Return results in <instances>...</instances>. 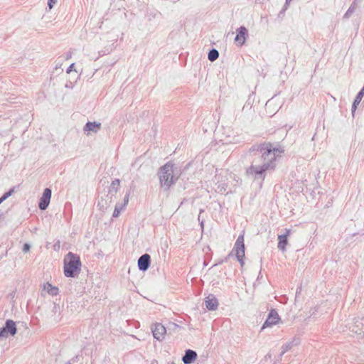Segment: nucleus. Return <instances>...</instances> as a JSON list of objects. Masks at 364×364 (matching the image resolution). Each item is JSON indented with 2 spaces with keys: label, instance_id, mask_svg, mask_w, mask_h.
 Instances as JSON below:
<instances>
[{
  "label": "nucleus",
  "instance_id": "39448f33",
  "mask_svg": "<svg viewBox=\"0 0 364 364\" xmlns=\"http://www.w3.org/2000/svg\"><path fill=\"white\" fill-rule=\"evenodd\" d=\"M235 253L237 261L242 267L244 264V257H245V244H244V236L242 235H239L232 250Z\"/></svg>",
  "mask_w": 364,
  "mask_h": 364
},
{
  "label": "nucleus",
  "instance_id": "0eeeda50",
  "mask_svg": "<svg viewBox=\"0 0 364 364\" xmlns=\"http://www.w3.org/2000/svg\"><path fill=\"white\" fill-rule=\"evenodd\" d=\"M280 318L277 311L275 309H272L269 313L268 317L264 323L262 329H264L267 327L272 326L279 322Z\"/></svg>",
  "mask_w": 364,
  "mask_h": 364
},
{
  "label": "nucleus",
  "instance_id": "9b49d317",
  "mask_svg": "<svg viewBox=\"0 0 364 364\" xmlns=\"http://www.w3.org/2000/svg\"><path fill=\"white\" fill-rule=\"evenodd\" d=\"M205 305L208 310L215 311L218 309V301L213 294H209L205 299Z\"/></svg>",
  "mask_w": 364,
  "mask_h": 364
},
{
  "label": "nucleus",
  "instance_id": "2eb2a0df",
  "mask_svg": "<svg viewBox=\"0 0 364 364\" xmlns=\"http://www.w3.org/2000/svg\"><path fill=\"white\" fill-rule=\"evenodd\" d=\"M290 234V230L286 229V233L278 236V248L282 251L285 250L286 245H287V237Z\"/></svg>",
  "mask_w": 364,
  "mask_h": 364
},
{
  "label": "nucleus",
  "instance_id": "4468645a",
  "mask_svg": "<svg viewBox=\"0 0 364 364\" xmlns=\"http://www.w3.org/2000/svg\"><path fill=\"white\" fill-rule=\"evenodd\" d=\"M197 358L196 351L188 349L185 351V355L182 358L184 364H191Z\"/></svg>",
  "mask_w": 364,
  "mask_h": 364
},
{
  "label": "nucleus",
  "instance_id": "412c9836",
  "mask_svg": "<svg viewBox=\"0 0 364 364\" xmlns=\"http://www.w3.org/2000/svg\"><path fill=\"white\" fill-rule=\"evenodd\" d=\"M44 287H45V289H46L48 293L52 296L57 295L58 293V289L55 287H53L49 283H47Z\"/></svg>",
  "mask_w": 364,
  "mask_h": 364
},
{
  "label": "nucleus",
  "instance_id": "b1692460",
  "mask_svg": "<svg viewBox=\"0 0 364 364\" xmlns=\"http://www.w3.org/2000/svg\"><path fill=\"white\" fill-rule=\"evenodd\" d=\"M58 0H48V6L49 8V10H51L54 5L56 4Z\"/></svg>",
  "mask_w": 364,
  "mask_h": 364
},
{
  "label": "nucleus",
  "instance_id": "f257e3e1",
  "mask_svg": "<svg viewBox=\"0 0 364 364\" xmlns=\"http://www.w3.org/2000/svg\"><path fill=\"white\" fill-rule=\"evenodd\" d=\"M284 149L275 148L270 143H266V149L263 156L255 157L251 166L247 168L246 173L254 179L264 180L266 171H273L277 166V159L280 157Z\"/></svg>",
  "mask_w": 364,
  "mask_h": 364
},
{
  "label": "nucleus",
  "instance_id": "a878e982",
  "mask_svg": "<svg viewBox=\"0 0 364 364\" xmlns=\"http://www.w3.org/2000/svg\"><path fill=\"white\" fill-rule=\"evenodd\" d=\"M203 223H204V222H203V220H201V221H200V226H201V228H202V229H203V225H203Z\"/></svg>",
  "mask_w": 364,
  "mask_h": 364
},
{
  "label": "nucleus",
  "instance_id": "7ed1b4c3",
  "mask_svg": "<svg viewBox=\"0 0 364 364\" xmlns=\"http://www.w3.org/2000/svg\"><path fill=\"white\" fill-rule=\"evenodd\" d=\"M81 262L80 257L71 252L64 258V274L67 277H75L80 271Z\"/></svg>",
  "mask_w": 364,
  "mask_h": 364
},
{
  "label": "nucleus",
  "instance_id": "c756f323",
  "mask_svg": "<svg viewBox=\"0 0 364 364\" xmlns=\"http://www.w3.org/2000/svg\"><path fill=\"white\" fill-rule=\"evenodd\" d=\"M65 364H71V363L70 361H68V363H66Z\"/></svg>",
  "mask_w": 364,
  "mask_h": 364
},
{
  "label": "nucleus",
  "instance_id": "423d86ee",
  "mask_svg": "<svg viewBox=\"0 0 364 364\" xmlns=\"http://www.w3.org/2000/svg\"><path fill=\"white\" fill-rule=\"evenodd\" d=\"M17 329L16 323L11 319L6 321L5 326L0 328V340L1 338H7L10 334L14 336L16 333Z\"/></svg>",
  "mask_w": 364,
  "mask_h": 364
},
{
  "label": "nucleus",
  "instance_id": "cd10ccee",
  "mask_svg": "<svg viewBox=\"0 0 364 364\" xmlns=\"http://www.w3.org/2000/svg\"><path fill=\"white\" fill-rule=\"evenodd\" d=\"M4 200H5L2 197H1L0 198V204L2 203Z\"/></svg>",
  "mask_w": 364,
  "mask_h": 364
},
{
  "label": "nucleus",
  "instance_id": "9d476101",
  "mask_svg": "<svg viewBox=\"0 0 364 364\" xmlns=\"http://www.w3.org/2000/svg\"><path fill=\"white\" fill-rule=\"evenodd\" d=\"M151 262V257L148 254L141 255L138 259V267L141 271H146L149 269Z\"/></svg>",
  "mask_w": 364,
  "mask_h": 364
},
{
  "label": "nucleus",
  "instance_id": "6ab92c4d",
  "mask_svg": "<svg viewBox=\"0 0 364 364\" xmlns=\"http://www.w3.org/2000/svg\"><path fill=\"white\" fill-rule=\"evenodd\" d=\"M119 183L120 181L119 179H114V181H112L109 188V193L112 195L116 194L118 191Z\"/></svg>",
  "mask_w": 364,
  "mask_h": 364
},
{
  "label": "nucleus",
  "instance_id": "5701e85b",
  "mask_svg": "<svg viewBox=\"0 0 364 364\" xmlns=\"http://www.w3.org/2000/svg\"><path fill=\"white\" fill-rule=\"evenodd\" d=\"M15 188H11L8 192L3 194L1 196L4 200H6L9 197H10L14 193Z\"/></svg>",
  "mask_w": 364,
  "mask_h": 364
},
{
  "label": "nucleus",
  "instance_id": "393cba45",
  "mask_svg": "<svg viewBox=\"0 0 364 364\" xmlns=\"http://www.w3.org/2000/svg\"><path fill=\"white\" fill-rule=\"evenodd\" d=\"M31 246L28 243H25L23 247V252H27L30 250Z\"/></svg>",
  "mask_w": 364,
  "mask_h": 364
},
{
  "label": "nucleus",
  "instance_id": "f3484780",
  "mask_svg": "<svg viewBox=\"0 0 364 364\" xmlns=\"http://www.w3.org/2000/svg\"><path fill=\"white\" fill-rule=\"evenodd\" d=\"M266 149V143L253 145L250 149V152H255V157L263 156Z\"/></svg>",
  "mask_w": 364,
  "mask_h": 364
},
{
  "label": "nucleus",
  "instance_id": "ddd939ff",
  "mask_svg": "<svg viewBox=\"0 0 364 364\" xmlns=\"http://www.w3.org/2000/svg\"><path fill=\"white\" fill-rule=\"evenodd\" d=\"M247 35V28L245 26H240L238 29H237V35L235 41L239 43L240 45H243L245 42Z\"/></svg>",
  "mask_w": 364,
  "mask_h": 364
},
{
  "label": "nucleus",
  "instance_id": "dca6fc26",
  "mask_svg": "<svg viewBox=\"0 0 364 364\" xmlns=\"http://www.w3.org/2000/svg\"><path fill=\"white\" fill-rule=\"evenodd\" d=\"M101 123L100 122H87L83 129L85 132H87V131H89V132H92L94 133H97L98 132V131L101 128Z\"/></svg>",
  "mask_w": 364,
  "mask_h": 364
},
{
  "label": "nucleus",
  "instance_id": "7c9ffc66",
  "mask_svg": "<svg viewBox=\"0 0 364 364\" xmlns=\"http://www.w3.org/2000/svg\"><path fill=\"white\" fill-rule=\"evenodd\" d=\"M198 220H200V215L198 216Z\"/></svg>",
  "mask_w": 364,
  "mask_h": 364
},
{
  "label": "nucleus",
  "instance_id": "f8f14e48",
  "mask_svg": "<svg viewBox=\"0 0 364 364\" xmlns=\"http://www.w3.org/2000/svg\"><path fill=\"white\" fill-rule=\"evenodd\" d=\"M129 198V193H127L124 198V203L123 204H119V203L116 204L113 214H112L113 218L119 217L121 212L124 210V208L128 204Z\"/></svg>",
  "mask_w": 364,
  "mask_h": 364
},
{
  "label": "nucleus",
  "instance_id": "6e6552de",
  "mask_svg": "<svg viewBox=\"0 0 364 364\" xmlns=\"http://www.w3.org/2000/svg\"><path fill=\"white\" fill-rule=\"evenodd\" d=\"M50 198H51V190L48 188H46L44 190L43 195H42L41 198H40L39 203H38V207L41 210H44L48 208V206L50 203Z\"/></svg>",
  "mask_w": 364,
  "mask_h": 364
},
{
  "label": "nucleus",
  "instance_id": "a211bd4d",
  "mask_svg": "<svg viewBox=\"0 0 364 364\" xmlns=\"http://www.w3.org/2000/svg\"><path fill=\"white\" fill-rule=\"evenodd\" d=\"M363 0H354L351 4L346 13L344 15V18H349L353 13L355 11L358 5L361 3Z\"/></svg>",
  "mask_w": 364,
  "mask_h": 364
},
{
  "label": "nucleus",
  "instance_id": "c85d7f7f",
  "mask_svg": "<svg viewBox=\"0 0 364 364\" xmlns=\"http://www.w3.org/2000/svg\"><path fill=\"white\" fill-rule=\"evenodd\" d=\"M291 0H286V4H288Z\"/></svg>",
  "mask_w": 364,
  "mask_h": 364
},
{
  "label": "nucleus",
  "instance_id": "aec40b11",
  "mask_svg": "<svg viewBox=\"0 0 364 364\" xmlns=\"http://www.w3.org/2000/svg\"><path fill=\"white\" fill-rule=\"evenodd\" d=\"M219 57V52L218 50L213 48L211 49L208 55V58L210 61L213 62L217 60Z\"/></svg>",
  "mask_w": 364,
  "mask_h": 364
},
{
  "label": "nucleus",
  "instance_id": "f03ea898",
  "mask_svg": "<svg viewBox=\"0 0 364 364\" xmlns=\"http://www.w3.org/2000/svg\"><path fill=\"white\" fill-rule=\"evenodd\" d=\"M158 175L161 187L167 191L178 181L181 172L173 164L168 162L159 168Z\"/></svg>",
  "mask_w": 364,
  "mask_h": 364
},
{
  "label": "nucleus",
  "instance_id": "20e7f679",
  "mask_svg": "<svg viewBox=\"0 0 364 364\" xmlns=\"http://www.w3.org/2000/svg\"><path fill=\"white\" fill-rule=\"evenodd\" d=\"M228 176L232 178V175L228 173L227 170H221L220 173H217L215 176V181L218 185V191L220 193H224L228 189V183L225 181Z\"/></svg>",
  "mask_w": 364,
  "mask_h": 364
},
{
  "label": "nucleus",
  "instance_id": "1a4fd4ad",
  "mask_svg": "<svg viewBox=\"0 0 364 364\" xmlns=\"http://www.w3.org/2000/svg\"><path fill=\"white\" fill-rule=\"evenodd\" d=\"M151 331L154 337L158 341H162L164 338V336L166 333V328L159 323H156L153 328Z\"/></svg>",
  "mask_w": 364,
  "mask_h": 364
},
{
  "label": "nucleus",
  "instance_id": "4be33fe9",
  "mask_svg": "<svg viewBox=\"0 0 364 364\" xmlns=\"http://www.w3.org/2000/svg\"><path fill=\"white\" fill-rule=\"evenodd\" d=\"M293 346V341L286 343L282 346V350L280 356H282L287 351H288Z\"/></svg>",
  "mask_w": 364,
  "mask_h": 364
},
{
  "label": "nucleus",
  "instance_id": "bb28decb",
  "mask_svg": "<svg viewBox=\"0 0 364 364\" xmlns=\"http://www.w3.org/2000/svg\"><path fill=\"white\" fill-rule=\"evenodd\" d=\"M74 65V64H72L70 67H69V69L68 70V73L70 72V69H72L73 66Z\"/></svg>",
  "mask_w": 364,
  "mask_h": 364
}]
</instances>
